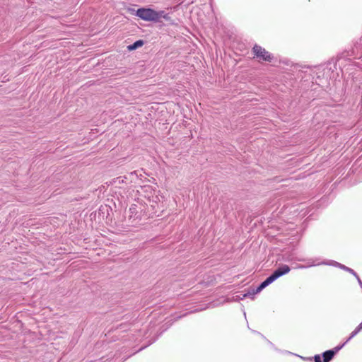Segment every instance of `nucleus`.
I'll return each mask as SVG.
<instances>
[{
	"instance_id": "12",
	"label": "nucleus",
	"mask_w": 362,
	"mask_h": 362,
	"mask_svg": "<svg viewBox=\"0 0 362 362\" xmlns=\"http://www.w3.org/2000/svg\"><path fill=\"white\" fill-rule=\"evenodd\" d=\"M298 268L303 269V268H305V267L300 265V266L298 267Z\"/></svg>"
},
{
	"instance_id": "6",
	"label": "nucleus",
	"mask_w": 362,
	"mask_h": 362,
	"mask_svg": "<svg viewBox=\"0 0 362 362\" xmlns=\"http://www.w3.org/2000/svg\"><path fill=\"white\" fill-rule=\"evenodd\" d=\"M327 264H329V265L334 266V267H339V268H341V269H344L345 271H347V272H349L351 269V268H349V267H346V266H344V265H343V264H340V263H339L337 262H334V261H332L329 263H327Z\"/></svg>"
},
{
	"instance_id": "8",
	"label": "nucleus",
	"mask_w": 362,
	"mask_h": 362,
	"mask_svg": "<svg viewBox=\"0 0 362 362\" xmlns=\"http://www.w3.org/2000/svg\"><path fill=\"white\" fill-rule=\"evenodd\" d=\"M144 45V42L142 40H137L133 45L128 46L129 50L135 49L139 47H141Z\"/></svg>"
},
{
	"instance_id": "13",
	"label": "nucleus",
	"mask_w": 362,
	"mask_h": 362,
	"mask_svg": "<svg viewBox=\"0 0 362 362\" xmlns=\"http://www.w3.org/2000/svg\"><path fill=\"white\" fill-rule=\"evenodd\" d=\"M358 326H359V328L362 329V322L358 325Z\"/></svg>"
},
{
	"instance_id": "4",
	"label": "nucleus",
	"mask_w": 362,
	"mask_h": 362,
	"mask_svg": "<svg viewBox=\"0 0 362 362\" xmlns=\"http://www.w3.org/2000/svg\"><path fill=\"white\" fill-rule=\"evenodd\" d=\"M361 329H362L359 328V326L358 325V327L351 333L349 337L343 344L335 347L336 351H339L349 340L354 337Z\"/></svg>"
},
{
	"instance_id": "10",
	"label": "nucleus",
	"mask_w": 362,
	"mask_h": 362,
	"mask_svg": "<svg viewBox=\"0 0 362 362\" xmlns=\"http://www.w3.org/2000/svg\"><path fill=\"white\" fill-rule=\"evenodd\" d=\"M349 272H350L351 274H352L353 275H354L356 277H357V274H356V272L352 269H351Z\"/></svg>"
},
{
	"instance_id": "11",
	"label": "nucleus",
	"mask_w": 362,
	"mask_h": 362,
	"mask_svg": "<svg viewBox=\"0 0 362 362\" xmlns=\"http://www.w3.org/2000/svg\"><path fill=\"white\" fill-rule=\"evenodd\" d=\"M357 278V280L361 286V287L362 288V281H361L360 278L358 276L356 277Z\"/></svg>"
},
{
	"instance_id": "7",
	"label": "nucleus",
	"mask_w": 362,
	"mask_h": 362,
	"mask_svg": "<svg viewBox=\"0 0 362 362\" xmlns=\"http://www.w3.org/2000/svg\"><path fill=\"white\" fill-rule=\"evenodd\" d=\"M327 264H329V265L334 266V267H339V268H341V269H344L345 271H347V272H349L351 269V268H349V267H346V266H344V265H343V264H340V263H339L337 262H334V261H332L329 263H327Z\"/></svg>"
},
{
	"instance_id": "9",
	"label": "nucleus",
	"mask_w": 362,
	"mask_h": 362,
	"mask_svg": "<svg viewBox=\"0 0 362 362\" xmlns=\"http://www.w3.org/2000/svg\"><path fill=\"white\" fill-rule=\"evenodd\" d=\"M315 362H322L320 355H315L314 356Z\"/></svg>"
},
{
	"instance_id": "2",
	"label": "nucleus",
	"mask_w": 362,
	"mask_h": 362,
	"mask_svg": "<svg viewBox=\"0 0 362 362\" xmlns=\"http://www.w3.org/2000/svg\"><path fill=\"white\" fill-rule=\"evenodd\" d=\"M135 14L145 21L159 22L161 18H168V14L163 11H156L149 8H139Z\"/></svg>"
},
{
	"instance_id": "5",
	"label": "nucleus",
	"mask_w": 362,
	"mask_h": 362,
	"mask_svg": "<svg viewBox=\"0 0 362 362\" xmlns=\"http://www.w3.org/2000/svg\"><path fill=\"white\" fill-rule=\"evenodd\" d=\"M336 352H337V351H336L335 349H334V350H328V351H325L322 354L324 362H329L334 357Z\"/></svg>"
},
{
	"instance_id": "1",
	"label": "nucleus",
	"mask_w": 362,
	"mask_h": 362,
	"mask_svg": "<svg viewBox=\"0 0 362 362\" xmlns=\"http://www.w3.org/2000/svg\"><path fill=\"white\" fill-rule=\"evenodd\" d=\"M290 267L288 265H282L281 267L276 269L271 276H269L262 283H261V284L255 290H254L252 293L248 292L244 294L243 297L240 298L243 299L244 298L246 297H251L252 298H253V296L255 294L259 293L262 289L266 288L267 286L274 282L280 276L288 274L290 272Z\"/></svg>"
},
{
	"instance_id": "3",
	"label": "nucleus",
	"mask_w": 362,
	"mask_h": 362,
	"mask_svg": "<svg viewBox=\"0 0 362 362\" xmlns=\"http://www.w3.org/2000/svg\"><path fill=\"white\" fill-rule=\"evenodd\" d=\"M253 52L255 56L260 59L271 62L272 57L271 54L264 48L259 45H255L253 47Z\"/></svg>"
}]
</instances>
